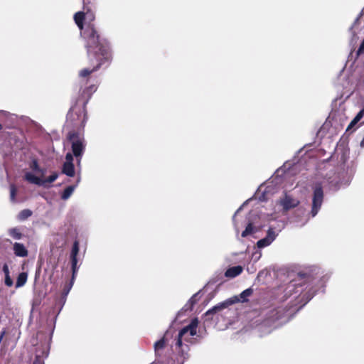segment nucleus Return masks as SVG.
Wrapping results in <instances>:
<instances>
[{
  "label": "nucleus",
  "mask_w": 364,
  "mask_h": 364,
  "mask_svg": "<svg viewBox=\"0 0 364 364\" xmlns=\"http://www.w3.org/2000/svg\"><path fill=\"white\" fill-rule=\"evenodd\" d=\"M94 14L89 9L87 11H79L74 15V20L78 28L82 31L81 35L86 40V48L89 57L93 56L97 64L92 68H84L79 73V77L82 82L87 81L89 75L100 68L101 65L111 59V53L109 43L105 39H100L96 31L91 24H87L83 28V20L92 21Z\"/></svg>",
  "instance_id": "1"
},
{
  "label": "nucleus",
  "mask_w": 364,
  "mask_h": 364,
  "mask_svg": "<svg viewBox=\"0 0 364 364\" xmlns=\"http://www.w3.org/2000/svg\"><path fill=\"white\" fill-rule=\"evenodd\" d=\"M96 86L95 85H91L87 86L82 90V95H87L88 97L96 91Z\"/></svg>",
  "instance_id": "23"
},
{
  "label": "nucleus",
  "mask_w": 364,
  "mask_h": 364,
  "mask_svg": "<svg viewBox=\"0 0 364 364\" xmlns=\"http://www.w3.org/2000/svg\"><path fill=\"white\" fill-rule=\"evenodd\" d=\"M16 188L14 185L11 184L10 186V199L12 202H15L16 201V199H15V196H16Z\"/></svg>",
  "instance_id": "29"
},
{
  "label": "nucleus",
  "mask_w": 364,
  "mask_h": 364,
  "mask_svg": "<svg viewBox=\"0 0 364 364\" xmlns=\"http://www.w3.org/2000/svg\"><path fill=\"white\" fill-rule=\"evenodd\" d=\"M198 326V318H193L188 326L183 327L178 332L175 343L176 350L178 356L181 357L182 352H185L188 355L190 356L189 344L193 343V336L197 334Z\"/></svg>",
  "instance_id": "2"
},
{
  "label": "nucleus",
  "mask_w": 364,
  "mask_h": 364,
  "mask_svg": "<svg viewBox=\"0 0 364 364\" xmlns=\"http://www.w3.org/2000/svg\"><path fill=\"white\" fill-rule=\"evenodd\" d=\"M70 259H71V264H77V257H70Z\"/></svg>",
  "instance_id": "34"
},
{
  "label": "nucleus",
  "mask_w": 364,
  "mask_h": 364,
  "mask_svg": "<svg viewBox=\"0 0 364 364\" xmlns=\"http://www.w3.org/2000/svg\"><path fill=\"white\" fill-rule=\"evenodd\" d=\"M13 250L16 256L25 257L28 255V250L26 247L19 242H15L13 245Z\"/></svg>",
  "instance_id": "15"
},
{
  "label": "nucleus",
  "mask_w": 364,
  "mask_h": 364,
  "mask_svg": "<svg viewBox=\"0 0 364 364\" xmlns=\"http://www.w3.org/2000/svg\"><path fill=\"white\" fill-rule=\"evenodd\" d=\"M67 118L74 122L75 125L84 126L87 119L85 105L82 107L77 105L73 107L69 111Z\"/></svg>",
  "instance_id": "8"
},
{
  "label": "nucleus",
  "mask_w": 364,
  "mask_h": 364,
  "mask_svg": "<svg viewBox=\"0 0 364 364\" xmlns=\"http://www.w3.org/2000/svg\"><path fill=\"white\" fill-rule=\"evenodd\" d=\"M188 358L189 355H188L185 352H182L181 357L177 355L176 360L174 361L173 364H184Z\"/></svg>",
  "instance_id": "25"
},
{
  "label": "nucleus",
  "mask_w": 364,
  "mask_h": 364,
  "mask_svg": "<svg viewBox=\"0 0 364 364\" xmlns=\"http://www.w3.org/2000/svg\"><path fill=\"white\" fill-rule=\"evenodd\" d=\"M29 168L31 171H27L24 174V178L28 183L35 184L39 186H46L54 182L58 177V173H53L49 177L45 178L46 169L39 166L36 160H33L30 164Z\"/></svg>",
  "instance_id": "4"
},
{
  "label": "nucleus",
  "mask_w": 364,
  "mask_h": 364,
  "mask_svg": "<svg viewBox=\"0 0 364 364\" xmlns=\"http://www.w3.org/2000/svg\"><path fill=\"white\" fill-rule=\"evenodd\" d=\"M3 128V126L1 125V124H0V130Z\"/></svg>",
  "instance_id": "38"
},
{
  "label": "nucleus",
  "mask_w": 364,
  "mask_h": 364,
  "mask_svg": "<svg viewBox=\"0 0 364 364\" xmlns=\"http://www.w3.org/2000/svg\"><path fill=\"white\" fill-rule=\"evenodd\" d=\"M266 323H269L278 320L282 318L281 309H272L266 314Z\"/></svg>",
  "instance_id": "14"
},
{
  "label": "nucleus",
  "mask_w": 364,
  "mask_h": 364,
  "mask_svg": "<svg viewBox=\"0 0 364 364\" xmlns=\"http://www.w3.org/2000/svg\"><path fill=\"white\" fill-rule=\"evenodd\" d=\"M83 4H84V11L86 9L85 4H86V0H82Z\"/></svg>",
  "instance_id": "37"
},
{
  "label": "nucleus",
  "mask_w": 364,
  "mask_h": 364,
  "mask_svg": "<svg viewBox=\"0 0 364 364\" xmlns=\"http://www.w3.org/2000/svg\"><path fill=\"white\" fill-rule=\"evenodd\" d=\"M72 265V270H73V279L74 278L75 274L77 272L78 267L77 266V264H71Z\"/></svg>",
  "instance_id": "32"
},
{
  "label": "nucleus",
  "mask_w": 364,
  "mask_h": 364,
  "mask_svg": "<svg viewBox=\"0 0 364 364\" xmlns=\"http://www.w3.org/2000/svg\"><path fill=\"white\" fill-rule=\"evenodd\" d=\"M32 215V212L28 209H25L21 211L18 215V218L21 220H26Z\"/></svg>",
  "instance_id": "24"
},
{
  "label": "nucleus",
  "mask_w": 364,
  "mask_h": 364,
  "mask_svg": "<svg viewBox=\"0 0 364 364\" xmlns=\"http://www.w3.org/2000/svg\"><path fill=\"white\" fill-rule=\"evenodd\" d=\"M8 233L14 240H21L23 237L21 231L18 228H10Z\"/></svg>",
  "instance_id": "17"
},
{
  "label": "nucleus",
  "mask_w": 364,
  "mask_h": 364,
  "mask_svg": "<svg viewBox=\"0 0 364 364\" xmlns=\"http://www.w3.org/2000/svg\"><path fill=\"white\" fill-rule=\"evenodd\" d=\"M315 283L316 279L306 273H299L295 282L289 285V291L295 287V294H303V297L306 298V303H307L315 294V291H313V284Z\"/></svg>",
  "instance_id": "5"
},
{
  "label": "nucleus",
  "mask_w": 364,
  "mask_h": 364,
  "mask_svg": "<svg viewBox=\"0 0 364 364\" xmlns=\"http://www.w3.org/2000/svg\"><path fill=\"white\" fill-rule=\"evenodd\" d=\"M360 146L363 147L364 146V136H363V140L361 141L360 142Z\"/></svg>",
  "instance_id": "36"
},
{
  "label": "nucleus",
  "mask_w": 364,
  "mask_h": 364,
  "mask_svg": "<svg viewBox=\"0 0 364 364\" xmlns=\"http://www.w3.org/2000/svg\"><path fill=\"white\" fill-rule=\"evenodd\" d=\"M62 172L69 177H73L75 175L73 156L71 153H68L65 156V161L63 164Z\"/></svg>",
  "instance_id": "12"
},
{
  "label": "nucleus",
  "mask_w": 364,
  "mask_h": 364,
  "mask_svg": "<svg viewBox=\"0 0 364 364\" xmlns=\"http://www.w3.org/2000/svg\"><path fill=\"white\" fill-rule=\"evenodd\" d=\"M282 228L276 230L273 227H269L267 230L266 237L257 241V247L261 249L270 245L276 239Z\"/></svg>",
  "instance_id": "11"
},
{
  "label": "nucleus",
  "mask_w": 364,
  "mask_h": 364,
  "mask_svg": "<svg viewBox=\"0 0 364 364\" xmlns=\"http://www.w3.org/2000/svg\"><path fill=\"white\" fill-rule=\"evenodd\" d=\"M68 139L71 143L73 156L77 158V164H80L81 157L85 151L86 144L82 136L75 134L69 133Z\"/></svg>",
  "instance_id": "7"
},
{
  "label": "nucleus",
  "mask_w": 364,
  "mask_h": 364,
  "mask_svg": "<svg viewBox=\"0 0 364 364\" xmlns=\"http://www.w3.org/2000/svg\"><path fill=\"white\" fill-rule=\"evenodd\" d=\"M168 339L166 336L161 337L154 344L156 360L160 363H165L166 360V347Z\"/></svg>",
  "instance_id": "9"
},
{
  "label": "nucleus",
  "mask_w": 364,
  "mask_h": 364,
  "mask_svg": "<svg viewBox=\"0 0 364 364\" xmlns=\"http://www.w3.org/2000/svg\"><path fill=\"white\" fill-rule=\"evenodd\" d=\"M364 117V109H362L353 118L347 128V131L353 128Z\"/></svg>",
  "instance_id": "20"
},
{
  "label": "nucleus",
  "mask_w": 364,
  "mask_h": 364,
  "mask_svg": "<svg viewBox=\"0 0 364 364\" xmlns=\"http://www.w3.org/2000/svg\"><path fill=\"white\" fill-rule=\"evenodd\" d=\"M5 284L8 287H11L13 285V280L11 279L9 275L5 276Z\"/></svg>",
  "instance_id": "31"
},
{
  "label": "nucleus",
  "mask_w": 364,
  "mask_h": 364,
  "mask_svg": "<svg viewBox=\"0 0 364 364\" xmlns=\"http://www.w3.org/2000/svg\"><path fill=\"white\" fill-rule=\"evenodd\" d=\"M50 346L48 343L42 345L41 350H36V358L32 364H44L43 358L48 357Z\"/></svg>",
  "instance_id": "13"
},
{
  "label": "nucleus",
  "mask_w": 364,
  "mask_h": 364,
  "mask_svg": "<svg viewBox=\"0 0 364 364\" xmlns=\"http://www.w3.org/2000/svg\"><path fill=\"white\" fill-rule=\"evenodd\" d=\"M76 186H68L61 195V198L64 200H68L70 196L73 194L75 189Z\"/></svg>",
  "instance_id": "22"
},
{
  "label": "nucleus",
  "mask_w": 364,
  "mask_h": 364,
  "mask_svg": "<svg viewBox=\"0 0 364 364\" xmlns=\"http://www.w3.org/2000/svg\"><path fill=\"white\" fill-rule=\"evenodd\" d=\"M361 16L364 17V9L361 11ZM355 55L357 58H360L362 60L364 61V38L360 45L359 48L355 53Z\"/></svg>",
  "instance_id": "21"
},
{
  "label": "nucleus",
  "mask_w": 364,
  "mask_h": 364,
  "mask_svg": "<svg viewBox=\"0 0 364 364\" xmlns=\"http://www.w3.org/2000/svg\"><path fill=\"white\" fill-rule=\"evenodd\" d=\"M299 204V200L292 197L291 196L284 193L282 197L277 201L278 208H281V210L287 212Z\"/></svg>",
  "instance_id": "10"
},
{
  "label": "nucleus",
  "mask_w": 364,
  "mask_h": 364,
  "mask_svg": "<svg viewBox=\"0 0 364 364\" xmlns=\"http://www.w3.org/2000/svg\"><path fill=\"white\" fill-rule=\"evenodd\" d=\"M312 203L311 209L309 213L305 214V211L301 209H298L296 213V222L299 223L300 225H304L311 218L315 217L320 210L323 201V186L321 183H316L312 186Z\"/></svg>",
  "instance_id": "3"
},
{
  "label": "nucleus",
  "mask_w": 364,
  "mask_h": 364,
  "mask_svg": "<svg viewBox=\"0 0 364 364\" xmlns=\"http://www.w3.org/2000/svg\"><path fill=\"white\" fill-rule=\"evenodd\" d=\"M27 278H28L27 273H26V272L20 273L17 277L16 287L18 288V287H23L26 284V282L27 281Z\"/></svg>",
  "instance_id": "19"
},
{
  "label": "nucleus",
  "mask_w": 364,
  "mask_h": 364,
  "mask_svg": "<svg viewBox=\"0 0 364 364\" xmlns=\"http://www.w3.org/2000/svg\"><path fill=\"white\" fill-rule=\"evenodd\" d=\"M79 252V242L75 241L72 247L70 257H77Z\"/></svg>",
  "instance_id": "26"
},
{
  "label": "nucleus",
  "mask_w": 364,
  "mask_h": 364,
  "mask_svg": "<svg viewBox=\"0 0 364 364\" xmlns=\"http://www.w3.org/2000/svg\"><path fill=\"white\" fill-rule=\"evenodd\" d=\"M5 333H6V331H3L1 333V335H0V343L1 342L2 338H3L4 336L5 335Z\"/></svg>",
  "instance_id": "35"
},
{
  "label": "nucleus",
  "mask_w": 364,
  "mask_h": 364,
  "mask_svg": "<svg viewBox=\"0 0 364 364\" xmlns=\"http://www.w3.org/2000/svg\"><path fill=\"white\" fill-rule=\"evenodd\" d=\"M350 31L352 33V38L350 39V44H355L356 43L357 39L358 37L355 34V23L353 26V27L350 29Z\"/></svg>",
  "instance_id": "30"
},
{
  "label": "nucleus",
  "mask_w": 364,
  "mask_h": 364,
  "mask_svg": "<svg viewBox=\"0 0 364 364\" xmlns=\"http://www.w3.org/2000/svg\"><path fill=\"white\" fill-rule=\"evenodd\" d=\"M257 229L253 225L252 223H248L245 230L242 232L241 236L245 237L256 232Z\"/></svg>",
  "instance_id": "18"
},
{
  "label": "nucleus",
  "mask_w": 364,
  "mask_h": 364,
  "mask_svg": "<svg viewBox=\"0 0 364 364\" xmlns=\"http://www.w3.org/2000/svg\"><path fill=\"white\" fill-rule=\"evenodd\" d=\"M247 203V201L245 203H244L236 211V213H235L233 218H232V220H233V223H234V225H235V231L237 233L239 232V225L237 223V220H236V217H237V215L238 214V213L241 210V209L242 208V207L245 205V204Z\"/></svg>",
  "instance_id": "27"
},
{
  "label": "nucleus",
  "mask_w": 364,
  "mask_h": 364,
  "mask_svg": "<svg viewBox=\"0 0 364 364\" xmlns=\"http://www.w3.org/2000/svg\"><path fill=\"white\" fill-rule=\"evenodd\" d=\"M253 290L251 288L247 289L243 291L239 296H235L233 298L228 299L221 303L213 306L206 312V315L215 314L219 312L224 309L228 308L230 305H232L236 302H245L247 301V298L252 294Z\"/></svg>",
  "instance_id": "6"
},
{
  "label": "nucleus",
  "mask_w": 364,
  "mask_h": 364,
  "mask_svg": "<svg viewBox=\"0 0 364 364\" xmlns=\"http://www.w3.org/2000/svg\"><path fill=\"white\" fill-rule=\"evenodd\" d=\"M242 272V267L241 266H235L229 268L225 273V277L230 278H234L239 274H240Z\"/></svg>",
  "instance_id": "16"
},
{
  "label": "nucleus",
  "mask_w": 364,
  "mask_h": 364,
  "mask_svg": "<svg viewBox=\"0 0 364 364\" xmlns=\"http://www.w3.org/2000/svg\"><path fill=\"white\" fill-rule=\"evenodd\" d=\"M3 269H4V272H5V276L9 275V268H8L7 265H4Z\"/></svg>",
  "instance_id": "33"
},
{
  "label": "nucleus",
  "mask_w": 364,
  "mask_h": 364,
  "mask_svg": "<svg viewBox=\"0 0 364 364\" xmlns=\"http://www.w3.org/2000/svg\"><path fill=\"white\" fill-rule=\"evenodd\" d=\"M196 296L197 295H193L187 302V304L185 305L184 309L186 310L191 309L192 306L194 305V304L196 302Z\"/></svg>",
  "instance_id": "28"
}]
</instances>
